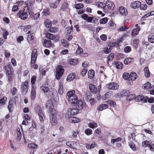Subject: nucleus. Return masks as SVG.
I'll return each instance as SVG.
<instances>
[{
	"label": "nucleus",
	"mask_w": 154,
	"mask_h": 154,
	"mask_svg": "<svg viewBox=\"0 0 154 154\" xmlns=\"http://www.w3.org/2000/svg\"><path fill=\"white\" fill-rule=\"evenodd\" d=\"M149 142L147 140H145L143 141L142 143V145L143 147H146L148 146Z\"/></svg>",
	"instance_id": "obj_61"
},
{
	"label": "nucleus",
	"mask_w": 154,
	"mask_h": 154,
	"mask_svg": "<svg viewBox=\"0 0 154 154\" xmlns=\"http://www.w3.org/2000/svg\"><path fill=\"white\" fill-rule=\"evenodd\" d=\"M17 140H20L22 134L20 131V129L19 128H18L17 129Z\"/></svg>",
	"instance_id": "obj_38"
},
{
	"label": "nucleus",
	"mask_w": 154,
	"mask_h": 154,
	"mask_svg": "<svg viewBox=\"0 0 154 154\" xmlns=\"http://www.w3.org/2000/svg\"><path fill=\"white\" fill-rule=\"evenodd\" d=\"M97 146V143L95 142H92V143L89 144V143H86L85 144L86 148L88 149L91 150L93 148L96 147Z\"/></svg>",
	"instance_id": "obj_20"
},
{
	"label": "nucleus",
	"mask_w": 154,
	"mask_h": 154,
	"mask_svg": "<svg viewBox=\"0 0 154 154\" xmlns=\"http://www.w3.org/2000/svg\"><path fill=\"white\" fill-rule=\"evenodd\" d=\"M58 29L56 27H51L49 29V31L52 33H56L58 32Z\"/></svg>",
	"instance_id": "obj_49"
},
{
	"label": "nucleus",
	"mask_w": 154,
	"mask_h": 154,
	"mask_svg": "<svg viewBox=\"0 0 154 154\" xmlns=\"http://www.w3.org/2000/svg\"><path fill=\"white\" fill-rule=\"evenodd\" d=\"M43 46L47 48H50L53 46V44L50 40L48 39H45L43 42Z\"/></svg>",
	"instance_id": "obj_14"
},
{
	"label": "nucleus",
	"mask_w": 154,
	"mask_h": 154,
	"mask_svg": "<svg viewBox=\"0 0 154 154\" xmlns=\"http://www.w3.org/2000/svg\"><path fill=\"white\" fill-rule=\"evenodd\" d=\"M45 25L47 28L50 27L52 25L51 21L47 19L45 21Z\"/></svg>",
	"instance_id": "obj_39"
},
{
	"label": "nucleus",
	"mask_w": 154,
	"mask_h": 154,
	"mask_svg": "<svg viewBox=\"0 0 154 154\" xmlns=\"http://www.w3.org/2000/svg\"><path fill=\"white\" fill-rule=\"evenodd\" d=\"M136 98L137 99L136 100H137V101H141L144 103L146 102V97H144L143 95L137 96L136 97Z\"/></svg>",
	"instance_id": "obj_26"
},
{
	"label": "nucleus",
	"mask_w": 154,
	"mask_h": 154,
	"mask_svg": "<svg viewBox=\"0 0 154 154\" xmlns=\"http://www.w3.org/2000/svg\"><path fill=\"white\" fill-rule=\"evenodd\" d=\"M106 87L110 89L116 90L119 88V85L116 83L112 82L107 85Z\"/></svg>",
	"instance_id": "obj_11"
},
{
	"label": "nucleus",
	"mask_w": 154,
	"mask_h": 154,
	"mask_svg": "<svg viewBox=\"0 0 154 154\" xmlns=\"http://www.w3.org/2000/svg\"><path fill=\"white\" fill-rule=\"evenodd\" d=\"M58 93L60 95L62 94L63 93V84L61 82H60L59 83V87L58 90Z\"/></svg>",
	"instance_id": "obj_34"
},
{
	"label": "nucleus",
	"mask_w": 154,
	"mask_h": 154,
	"mask_svg": "<svg viewBox=\"0 0 154 154\" xmlns=\"http://www.w3.org/2000/svg\"><path fill=\"white\" fill-rule=\"evenodd\" d=\"M61 42L62 45H63L66 48L68 47L69 46V43L66 40L64 39H63L61 40Z\"/></svg>",
	"instance_id": "obj_40"
},
{
	"label": "nucleus",
	"mask_w": 154,
	"mask_h": 154,
	"mask_svg": "<svg viewBox=\"0 0 154 154\" xmlns=\"http://www.w3.org/2000/svg\"><path fill=\"white\" fill-rule=\"evenodd\" d=\"M84 5L82 3H79L76 4L75 5V8L77 9H79L83 8Z\"/></svg>",
	"instance_id": "obj_51"
},
{
	"label": "nucleus",
	"mask_w": 154,
	"mask_h": 154,
	"mask_svg": "<svg viewBox=\"0 0 154 154\" xmlns=\"http://www.w3.org/2000/svg\"><path fill=\"white\" fill-rule=\"evenodd\" d=\"M25 4L26 6L24 7V9L25 10H26V11L29 12L30 8L32 7V4L31 3V2L30 1L27 0L25 2Z\"/></svg>",
	"instance_id": "obj_21"
},
{
	"label": "nucleus",
	"mask_w": 154,
	"mask_h": 154,
	"mask_svg": "<svg viewBox=\"0 0 154 154\" xmlns=\"http://www.w3.org/2000/svg\"><path fill=\"white\" fill-rule=\"evenodd\" d=\"M124 51L126 53H129L131 51V48L130 46H127L124 49Z\"/></svg>",
	"instance_id": "obj_58"
},
{
	"label": "nucleus",
	"mask_w": 154,
	"mask_h": 154,
	"mask_svg": "<svg viewBox=\"0 0 154 154\" xmlns=\"http://www.w3.org/2000/svg\"><path fill=\"white\" fill-rule=\"evenodd\" d=\"M122 94L125 96H128V98L130 97V92L128 90H124L122 91Z\"/></svg>",
	"instance_id": "obj_47"
},
{
	"label": "nucleus",
	"mask_w": 154,
	"mask_h": 154,
	"mask_svg": "<svg viewBox=\"0 0 154 154\" xmlns=\"http://www.w3.org/2000/svg\"><path fill=\"white\" fill-rule=\"evenodd\" d=\"M141 3L140 1H135L132 2L130 5L131 7L133 9H137L141 6Z\"/></svg>",
	"instance_id": "obj_12"
},
{
	"label": "nucleus",
	"mask_w": 154,
	"mask_h": 154,
	"mask_svg": "<svg viewBox=\"0 0 154 154\" xmlns=\"http://www.w3.org/2000/svg\"><path fill=\"white\" fill-rule=\"evenodd\" d=\"M78 47L76 51V53L78 54H82L83 52V49L78 45Z\"/></svg>",
	"instance_id": "obj_50"
},
{
	"label": "nucleus",
	"mask_w": 154,
	"mask_h": 154,
	"mask_svg": "<svg viewBox=\"0 0 154 154\" xmlns=\"http://www.w3.org/2000/svg\"><path fill=\"white\" fill-rule=\"evenodd\" d=\"M75 91L72 90L67 92L66 95L68 101L70 103L73 105H75L76 108L79 110L83 109L85 105L82 100L79 99L78 100V97L75 94Z\"/></svg>",
	"instance_id": "obj_1"
},
{
	"label": "nucleus",
	"mask_w": 154,
	"mask_h": 154,
	"mask_svg": "<svg viewBox=\"0 0 154 154\" xmlns=\"http://www.w3.org/2000/svg\"><path fill=\"white\" fill-rule=\"evenodd\" d=\"M40 89L42 91L45 93L48 92L49 91V88L48 87L45 86L43 85L40 87Z\"/></svg>",
	"instance_id": "obj_45"
},
{
	"label": "nucleus",
	"mask_w": 154,
	"mask_h": 154,
	"mask_svg": "<svg viewBox=\"0 0 154 154\" xmlns=\"http://www.w3.org/2000/svg\"><path fill=\"white\" fill-rule=\"evenodd\" d=\"M87 71V69L84 68L82 70L81 72V74L82 76H84L86 74Z\"/></svg>",
	"instance_id": "obj_62"
},
{
	"label": "nucleus",
	"mask_w": 154,
	"mask_h": 154,
	"mask_svg": "<svg viewBox=\"0 0 154 154\" xmlns=\"http://www.w3.org/2000/svg\"><path fill=\"white\" fill-rule=\"evenodd\" d=\"M26 10H20L17 14V16L19 18H21L23 20H25L28 17V14H27L28 11H26Z\"/></svg>",
	"instance_id": "obj_5"
},
{
	"label": "nucleus",
	"mask_w": 154,
	"mask_h": 154,
	"mask_svg": "<svg viewBox=\"0 0 154 154\" xmlns=\"http://www.w3.org/2000/svg\"><path fill=\"white\" fill-rule=\"evenodd\" d=\"M146 102L148 101L149 103H152L154 102V98L151 97L149 98L147 97H146Z\"/></svg>",
	"instance_id": "obj_56"
},
{
	"label": "nucleus",
	"mask_w": 154,
	"mask_h": 154,
	"mask_svg": "<svg viewBox=\"0 0 154 154\" xmlns=\"http://www.w3.org/2000/svg\"><path fill=\"white\" fill-rule=\"evenodd\" d=\"M56 112H54L50 113V122L51 124L53 125H55L57 124Z\"/></svg>",
	"instance_id": "obj_7"
},
{
	"label": "nucleus",
	"mask_w": 154,
	"mask_h": 154,
	"mask_svg": "<svg viewBox=\"0 0 154 154\" xmlns=\"http://www.w3.org/2000/svg\"><path fill=\"white\" fill-rule=\"evenodd\" d=\"M108 21V18L104 17L101 19L100 21V24H103L106 23Z\"/></svg>",
	"instance_id": "obj_55"
},
{
	"label": "nucleus",
	"mask_w": 154,
	"mask_h": 154,
	"mask_svg": "<svg viewBox=\"0 0 154 154\" xmlns=\"http://www.w3.org/2000/svg\"><path fill=\"white\" fill-rule=\"evenodd\" d=\"M151 84L149 82H148L143 85L142 88L144 90H147L151 88Z\"/></svg>",
	"instance_id": "obj_32"
},
{
	"label": "nucleus",
	"mask_w": 154,
	"mask_h": 154,
	"mask_svg": "<svg viewBox=\"0 0 154 154\" xmlns=\"http://www.w3.org/2000/svg\"><path fill=\"white\" fill-rule=\"evenodd\" d=\"M89 88L91 92L93 94H96L97 92V88L94 84H90Z\"/></svg>",
	"instance_id": "obj_25"
},
{
	"label": "nucleus",
	"mask_w": 154,
	"mask_h": 154,
	"mask_svg": "<svg viewBox=\"0 0 154 154\" xmlns=\"http://www.w3.org/2000/svg\"><path fill=\"white\" fill-rule=\"evenodd\" d=\"M108 105L106 104H101L99 105L97 108L98 110L101 111L108 108Z\"/></svg>",
	"instance_id": "obj_30"
},
{
	"label": "nucleus",
	"mask_w": 154,
	"mask_h": 154,
	"mask_svg": "<svg viewBox=\"0 0 154 154\" xmlns=\"http://www.w3.org/2000/svg\"><path fill=\"white\" fill-rule=\"evenodd\" d=\"M75 73L74 72L70 73L68 75L67 78V80L69 82L71 81L74 79L75 78Z\"/></svg>",
	"instance_id": "obj_27"
},
{
	"label": "nucleus",
	"mask_w": 154,
	"mask_h": 154,
	"mask_svg": "<svg viewBox=\"0 0 154 154\" xmlns=\"http://www.w3.org/2000/svg\"><path fill=\"white\" fill-rule=\"evenodd\" d=\"M88 126L91 128L94 129L97 127V125L94 122H90L88 124Z\"/></svg>",
	"instance_id": "obj_44"
},
{
	"label": "nucleus",
	"mask_w": 154,
	"mask_h": 154,
	"mask_svg": "<svg viewBox=\"0 0 154 154\" xmlns=\"http://www.w3.org/2000/svg\"><path fill=\"white\" fill-rule=\"evenodd\" d=\"M113 65L118 69H122L123 66V64L122 63L118 61H114L113 63Z\"/></svg>",
	"instance_id": "obj_17"
},
{
	"label": "nucleus",
	"mask_w": 154,
	"mask_h": 154,
	"mask_svg": "<svg viewBox=\"0 0 154 154\" xmlns=\"http://www.w3.org/2000/svg\"><path fill=\"white\" fill-rule=\"evenodd\" d=\"M133 60L134 59L133 58L130 57L127 58L124 60V63L126 65L132 62Z\"/></svg>",
	"instance_id": "obj_33"
},
{
	"label": "nucleus",
	"mask_w": 154,
	"mask_h": 154,
	"mask_svg": "<svg viewBox=\"0 0 154 154\" xmlns=\"http://www.w3.org/2000/svg\"><path fill=\"white\" fill-rule=\"evenodd\" d=\"M122 138L120 137H118L116 138L112 139L111 142L112 143H114L115 142L121 140Z\"/></svg>",
	"instance_id": "obj_57"
},
{
	"label": "nucleus",
	"mask_w": 154,
	"mask_h": 154,
	"mask_svg": "<svg viewBox=\"0 0 154 154\" xmlns=\"http://www.w3.org/2000/svg\"><path fill=\"white\" fill-rule=\"evenodd\" d=\"M17 91V89L16 87H13L11 90V92L12 95H15Z\"/></svg>",
	"instance_id": "obj_60"
},
{
	"label": "nucleus",
	"mask_w": 154,
	"mask_h": 154,
	"mask_svg": "<svg viewBox=\"0 0 154 154\" xmlns=\"http://www.w3.org/2000/svg\"><path fill=\"white\" fill-rule=\"evenodd\" d=\"M34 109L36 113L38 114L39 117V119L40 122H43L45 119V117L41 108L37 104L35 105Z\"/></svg>",
	"instance_id": "obj_2"
},
{
	"label": "nucleus",
	"mask_w": 154,
	"mask_h": 154,
	"mask_svg": "<svg viewBox=\"0 0 154 154\" xmlns=\"http://www.w3.org/2000/svg\"><path fill=\"white\" fill-rule=\"evenodd\" d=\"M140 30V27H138L133 29L131 33V35L133 37H134L137 35L139 33Z\"/></svg>",
	"instance_id": "obj_22"
},
{
	"label": "nucleus",
	"mask_w": 154,
	"mask_h": 154,
	"mask_svg": "<svg viewBox=\"0 0 154 154\" xmlns=\"http://www.w3.org/2000/svg\"><path fill=\"white\" fill-rule=\"evenodd\" d=\"M68 4L67 2H63L61 7V10L63 11H66L68 8Z\"/></svg>",
	"instance_id": "obj_35"
},
{
	"label": "nucleus",
	"mask_w": 154,
	"mask_h": 154,
	"mask_svg": "<svg viewBox=\"0 0 154 154\" xmlns=\"http://www.w3.org/2000/svg\"><path fill=\"white\" fill-rule=\"evenodd\" d=\"M106 5L108 9L112 10L114 9L115 5L112 2L110 1H107L106 2Z\"/></svg>",
	"instance_id": "obj_19"
},
{
	"label": "nucleus",
	"mask_w": 154,
	"mask_h": 154,
	"mask_svg": "<svg viewBox=\"0 0 154 154\" xmlns=\"http://www.w3.org/2000/svg\"><path fill=\"white\" fill-rule=\"evenodd\" d=\"M37 49L35 48L32 51L31 56L30 66H33V64L36 62L37 57Z\"/></svg>",
	"instance_id": "obj_4"
},
{
	"label": "nucleus",
	"mask_w": 154,
	"mask_h": 154,
	"mask_svg": "<svg viewBox=\"0 0 154 154\" xmlns=\"http://www.w3.org/2000/svg\"><path fill=\"white\" fill-rule=\"evenodd\" d=\"M106 103H108L110 106L111 107H114L115 105H116L115 102L111 100H109L106 102Z\"/></svg>",
	"instance_id": "obj_48"
},
{
	"label": "nucleus",
	"mask_w": 154,
	"mask_h": 154,
	"mask_svg": "<svg viewBox=\"0 0 154 154\" xmlns=\"http://www.w3.org/2000/svg\"><path fill=\"white\" fill-rule=\"evenodd\" d=\"M119 10L120 14L122 16L125 17L128 14L127 9L124 6H120L119 8Z\"/></svg>",
	"instance_id": "obj_10"
},
{
	"label": "nucleus",
	"mask_w": 154,
	"mask_h": 154,
	"mask_svg": "<svg viewBox=\"0 0 154 154\" xmlns=\"http://www.w3.org/2000/svg\"><path fill=\"white\" fill-rule=\"evenodd\" d=\"M3 69L5 70L6 75L14 73L13 69L12 68V66L11 64H8L5 66L3 67Z\"/></svg>",
	"instance_id": "obj_9"
},
{
	"label": "nucleus",
	"mask_w": 154,
	"mask_h": 154,
	"mask_svg": "<svg viewBox=\"0 0 154 154\" xmlns=\"http://www.w3.org/2000/svg\"><path fill=\"white\" fill-rule=\"evenodd\" d=\"M36 76L35 75H33L32 76L31 79V82L32 84V86H35L34 85L35 82L36 80Z\"/></svg>",
	"instance_id": "obj_46"
},
{
	"label": "nucleus",
	"mask_w": 154,
	"mask_h": 154,
	"mask_svg": "<svg viewBox=\"0 0 154 154\" xmlns=\"http://www.w3.org/2000/svg\"><path fill=\"white\" fill-rule=\"evenodd\" d=\"M125 57V55L122 53H119L117 54V57L118 60H121L124 58Z\"/></svg>",
	"instance_id": "obj_53"
},
{
	"label": "nucleus",
	"mask_w": 154,
	"mask_h": 154,
	"mask_svg": "<svg viewBox=\"0 0 154 154\" xmlns=\"http://www.w3.org/2000/svg\"><path fill=\"white\" fill-rule=\"evenodd\" d=\"M130 74L127 72H125L123 75V78L125 80L130 79Z\"/></svg>",
	"instance_id": "obj_54"
},
{
	"label": "nucleus",
	"mask_w": 154,
	"mask_h": 154,
	"mask_svg": "<svg viewBox=\"0 0 154 154\" xmlns=\"http://www.w3.org/2000/svg\"><path fill=\"white\" fill-rule=\"evenodd\" d=\"M68 62L70 65L75 66L78 64L79 60L77 58H69L68 59Z\"/></svg>",
	"instance_id": "obj_18"
},
{
	"label": "nucleus",
	"mask_w": 154,
	"mask_h": 154,
	"mask_svg": "<svg viewBox=\"0 0 154 154\" xmlns=\"http://www.w3.org/2000/svg\"><path fill=\"white\" fill-rule=\"evenodd\" d=\"M29 81L26 80L23 82L21 85V91L22 93L26 94L29 88Z\"/></svg>",
	"instance_id": "obj_6"
},
{
	"label": "nucleus",
	"mask_w": 154,
	"mask_h": 154,
	"mask_svg": "<svg viewBox=\"0 0 154 154\" xmlns=\"http://www.w3.org/2000/svg\"><path fill=\"white\" fill-rule=\"evenodd\" d=\"M34 39V35L33 33H31L28 35L27 40L28 41H30Z\"/></svg>",
	"instance_id": "obj_42"
},
{
	"label": "nucleus",
	"mask_w": 154,
	"mask_h": 154,
	"mask_svg": "<svg viewBox=\"0 0 154 154\" xmlns=\"http://www.w3.org/2000/svg\"><path fill=\"white\" fill-rule=\"evenodd\" d=\"M67 146H69L70 148L75 149L76 146V142L75 141L73 142H67L66 143Z\"/></svg>",
	"instance_id": "obj_24"
},
{
	"label": "nucleus",
	"mask_w": 154,
	"mask_h": 154,
	"mask_svg": "<svg viewBox=\"0 0 154 154\" xmlns=\"http://www.w3.org/2000/svg\"><path fill=\"white\" fill-rule=\"evenodd\" d=\"M36 88L35 86H31L30 97L31 99L32 100H34L36 97Z\"/></svg>",
	"instance_id": "obj_13"
},
{
	"label": "nucleus",
	"mask_w": 154,
	"mask_h": 154,
	"mask_svg": "<svg viewBox=\"0 0 154 154\" xmlns=\"http://www.w3.org/2000/svg\"><path fill=\"white\" fill-rule=\"evenodd\" d=\"M69 113H68V116H72L77 114L79 112V110L77 108H72L69 110Z\"/></svg>",
	"instance_id": "obj_15"
},
{
	"label": "nucleus",
	"mask_w": 154,
	"mask_h": 154,
	"mask_svg": "<svg viewBox=\"0 0 154 154\" xmlns=\"http://www.w3.org/2000/svg\"><path fill=\"white\" fill-rule=\"evenodd\" d=\"M94 70H90L88 72V78L90 79H92L94 76Z\"/></svg>",
	"instance_id": "obj_29"
},
{
	"label": "nucleus",
	"mask_w": 154,
	"mask_h": 154,
	"mask_svg": "<svg viewBox=\"0 0 154 154\" xmlns=\"http://www.w3.org/2000/svg\"><path fill=\"white\" fill-rule=\"evenodd\" d=\"M149 41L151 43H154V33H151L148 36Z\"/></svg>",
	"instance_id": "obj_37"
},
{
	"label": "nucleus",
	"mask_w": 154,
	"mask_h": 154,
	"mask_svg": "<svg viewBox=\"0 0 154 154\" xmlns=\"http://www.w3.org/2000/svg\"><path fill=\"white\" fill-rule=\"evenodd\" d=\"M64 71V70L63 66L60 65H58L56 70V78L57 80L60 79L63 75Z\"/></svg>",
	"instance_id": "obj_3"
},
{
	"label": "nucleus",
	"mask_w": 154,
	"mask_h": 154,
	"mask_svg": "<svg viewBox=\"0 0 154 154\" xmlns=\"http://www.w3.org/2000/svg\"><path fill=\"white\" fill-rule=\"evenodd\" d=\"M45 106L48 109V111H49L50 113L56 112L54 108L53 103L51 100H49L47 101L45 104Z\"/></svg>",
	"instance_id": "obj_8"
},
{
	"label": "nucleus",
	"mask_w": 154,
	"mask_h": 154,
	"mask_svg": "<svg viewBox=\"0 0 154 154\" xmlns=\"http://www.w3.org/2000/svg\"><path fill=\"white\" fill-rule=\"evenodd\" d=\"M7 97L5 96L3 97L2 98L0 99V105L2 106L5 104L7 100Z\"/></svg>",
	"instance_id": "obj_41"
},
{
	"label": "nucleus",
	"mask_w": 154,
	"mask_h": 154,
	"mask_svg": "<svg viewBox=\"0 0 154 154\" xmlns=\"http://www.w3.org/2000/svg\"><path fill=\"white\" fill-rule=\"evenodd\" d=\"M85 133L87 135H90L92 134V130L90 128H88L85 130Z\"/></svg>",
	"instance_id": "obj_52"
},
{
	"label": "nucleus",
	"mask_w": 154,
	"mask_h": 154,
	"mask_svg": "<svg viewBox=\"0 0 154 154\" xmlns=\"http://www.w3.org/2000/svg\"><path fill=\"white\" fill-rule=\"evenodd\" d=\"M6 75L8 77V80L9 81L11 82L14 77V73H11L7 75Z\"/></svg>",
	"instance_id": "obj_43"
},
{
	"label": "nucleus",
	"mask_w": 154,
	"mask_h": 154,
	"mask_svg": "<svg viewBox=\"0 0 154 154\" xmlns=\"http://www.w3.org/2000/svg\"><path fill=\"white\" fill-rule=\"evenodd\" d=\"M14 104H15V103L14 102V100L12 99H11L9 101L8 106V108L10 112H12L13 110Z\"/></svg>",
	"instance_id": "obj_16"
},
{
	"label": "nucleus",
	"mask_w": 154,
	"mask_h": 154,
	"mask_svg": "<svg viewBox=\"0 0 154 154\" xmlns=\"http://www.w3.org/2000/svg\"><path fill=\"white\" fill-rule=\"evenodd\" d=\"M28 146L30 148L36 149L38 147V145L34 143H30L28 145Z\"/></svg>",
	"instance_id": "obj_59"
},
{
	"label": "nucleus",
	"mask_w": 154,
	"mask_h": 154,
	"mask_svg": "<svg viewBox=\"0 0 154 154\" xmlns=\"http://www.w3.org/2000/svg\"><path fill=\"white\" fill-rule=\"evenodd\" d=\"M69 121L70 123H78L80 121V119L76 117H72V116H68Z\"/></svg>",
	"instance_id": "obj_23"
},
{
	"label": "nucleus",
	"mask_w": 154,
	"mask_h": 154,
	"mask_svg": "<svg viewBox=\"0 0 154 154\" xmlns=\"http://www.w3.org/2000/svg\"><path fill=\"white\" fill-rule=\"evenodd\" d=\"M148 91L149 92V94L152 95H154V85L151 87L150 90H149Z\"/></svg>",
	"instance_id": "obj_64"
},
{
	"label": "nucleus",
	"mask_w": 154,
	"mask_h": 154,
	"mask_svg": "<svg viewBox=\"0 0 154 154\" xmlns=\"http://www.w3.org/2000/svg\"><path fill=\"white\" fill-rule=\"evenodd\" d=\"M137 74L135 72H132L130 74V79L131 81H134L137 79Z\"/></svg>",
	"instance_id": "obj_28"
},
{
	"label": "nucleus",
	"mask_w": 154,
	"mask_h": 154,
	"mask_svg": "<svg viewBox=\"0 0 154 154\" xmlns=\"http://www.w3.org/2000/svg\"><path fill=\"white\" fill-rule=\"evenodd\" d=\"M145 75L146 77L148 78L150 76V72L148 67L146 66L144 68Z\"/></svg>",
	"instance_id": "obj_36"
},
{
	"label": "nucleus",
	"mask_w": 154,
	"mask_h": 154,
	"mask_svg": "<svg viewBox=\"0 0 154 154\" xmlns=\"http://www.w3.org/2000/svg\"><path fill=\"white\" fill-rule=\"evenodd\" d=\"M47 130L45 127L43 126L41 127V133L42 134H45L46 133Z\"/></svg>",
	"instance_id": "obj_63"
},
{
	"label": "nucleus",
	"mask_w": 154,
	"mask_h": 154,
	"mask_svg": "<svg viewBox=\"0 0 154 154\" xmlns=\"http://www.w3.org/2000/svg\"><path fill=\"white\" fill-rule=\"evenodd\" d=\"M46 38L50 40H53L55 38V36L54 34L48 32L46 34Z\"/></svg>",
	"instance_id": "obj_31"
}]
</instances>
